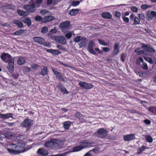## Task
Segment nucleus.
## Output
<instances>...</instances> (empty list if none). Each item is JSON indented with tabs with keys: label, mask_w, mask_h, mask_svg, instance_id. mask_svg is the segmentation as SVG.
<instances>
[{
	"label": "nucleus",
	"mask_w": 156,
	"mask_h": 156,
	"mask_svg": "<svg viewBox=\"0 0 156 156\" xmlns=\"http://www.w3.org/2000/svg\"><path fill=\"white\" fill-rule=\"evenodd\" d=\"M16 141L17 143V145L13 144L10 145L11 147L13 149L7 148V150L10 153L14 154H19L23 152L24 151V147L26 144L25 142H23L22 140L17 139Z\"/></svg>",
	"instance_id": "f257e3e1"
},
{
	"label": "nucleus",
	"mask_w": 156,
	"mask_h": 156,
	"mask_svg": "<svg viewBox=\"0 0 156 156\" xmlns=\"http://www.w3.org/2000/svg\"><path fill=\"white\" fill-rule=\"evenodd\" d=\"M74 41L75 42L79 43V45L80 48L85 46L87 43V39L86 38L80 36L76 37L74 39Z\"/></svg>",
	"instance_id": "f03ea898"
},
{
	"label": "nucleus",
	"mask_w": 156,
	"mask_h": 156,
	"mask_svg": "<svg viewBox=\"0 0 156 156\" xmlns=\"http://www.w3.org/2000/svg\"><path fill=\"white\" fill-rule=\"evenodd\" d=\"M142 48H145L143 50V54L147 55H151L152 53L155 51V50L153 48L149 47H148V45L145 44H142Z\"/></svg>",
	"instance_id": "7ed1b4c3"
},
{
	"label": "nucleus",
	"mask_w": 156,
	"mask_h": 156,
	"mask_svg": "<svg viewBox=\"0 0 156 156\" xmlns=\"http://www.w3.org/2000/svg\"><path fill=\"white\" fill-rule=\"evenodd\" d=\"M34 0H31L30 2V4L27 5H25L23 8L24 9L29 12H34L35 9V3L34 2Z\"/></svg>",
	"instance_id": "20e7f679"
},
{
	"label": "nucleus",
	"mask_w": 156,
	"mask_h": 156,
	"mask_svg": "<svg viewBox=\"0 0 156 156\" xmlns=\"http://www.w3.org/2000/svg\"><path fill=\"white\" fill-rule=\"evenodd\" d=\"M108 132L106 130L103 128H100L98 129L95 133V135L101 138H104L107 136Z\"/></svg>",
	"instance_id": "39448f33"
},
{
	"label": "nucleus",
	"mask_w": 156,
	"mask_h": 156,
	"mask_svg": "<svg viewBox=\"0 0 156 156\" xmlns=\"http://www.w3.org/2000/svg\"><path fill=\"white\" fill-rule=\"evenodd\" d=\"M58 142V140L52 139L50 141L45 143L44 145L47 147L51 148L58 147L59 146V144Z\"/></svg>",
	"instance_id": "423d86ee"
},
{
	"label": "nucleus",
	"mask_w": 156,
	"mask_h": 156,
	"mask_svg": "<svg viewBox=\"0 0 156 156\" xmlns=\"http://www.w3.org/2000/svg\"><path fill=\"white\" fill-rule=\"evenodd\" d=\"M1 58L3 62L6 63L9 62L12 60L14 59V58H12L9 54L5 53H4L1 55Z\"/></svg>",
	"instance_id": "0eeeda50"
},
{
	"label": "nucleus",
	"mask_w": 156,
	"mask_h": 156,
	"mask_svg": "<svg viewBox=\"0 0 156 156\" xmlns=\"http://www.w3.org/2000/svg\"><path fill=\"white\" fill-rule=\"evenodd\" d=\"M54 39L56 42L62 44H65L66 43L65 38L61 35L54 36Z\"/></svg>",
	"instance_id": "6e6552de"
},
{
	"label": "nucleus",
	"mask_w": 156,
	"mask_h": 156,
	"mask_svg": "<svg viewBox=\"0 0 156 156\" xmlns=\"http://www.w3.org/2000/svg\"><path fill=\"white\" fill-rule=\"evenodd\" d=\"M70 24V23L69 21H66L62 23L60 25L62 31L65 33L69 30Z\"/></svg>",
	"instance_id": "1a4fd4ad"
},
{
	"label": "nucleus",
	"mask_w": 156,
	"mask_h": 156,
	"mask_svg": "<svg viewBox=\"0 0 156 156\" xmlns=\"http://www.w3.org/2000/svg\"><path fill=\"white\" fill-rule=\"evenodd\" d=\"M79 85L81 87L86 89H90L93 87V86L91 84L83 81L80 82Z\"/></svg>",
	"instance_id": "9d476101"
},
{
	"label": "nucleus",
	"mask_w": 156,
	"mask_h": 156,
	"mask_svg": "<svg viewBox=\"0 0 156 156\" xmlns=\"http://www.w3.org/2000/svg\"><path fill=\"white\" fill-rule=\"evenodd\" d=\"M32 123L30 119H27L24 120L21 124V126L23 127H25L29 128L32 125Z\"/></svg>",
	"instance_id": "9b49d317"
},
{
	"label": "nucleus",
	"mask_w": 156,
	"mask_h": 156,
	"mask_svg": "<svg viewBox=\"0 0 156 156\" xmlns=\"http://www.w3.org/2000/svg\"><path fill=\"white\" fill-rule=\"evenodd\" d=\"M147 17L148 20H151L153 18L156 17V12L151 11H148L147 14Z\"/></svg>",
	"instance_id": "f8f14e48"
},
{
	"label": "nucleus",
	"mask_w": 156,
	"mask_h": 156,
	"mask_svg": "<svg viewBox=\"0 0 156 156\" xmlns=\"http://www.w3.org/2000/svg\"><path fill=\"white\" fill-rule=\"evenodd\" d=\"M135 136L134 134H132L125 135L123 137L125 141H129L134 139Z\"/></svg>",
	"instance_id": "ddd939ff"
},
{
	"label": "nucleus",
	"mask_w": 156,
	"mask_h": 156,
	"mask_svg": "<svg viewBox=\"0 0 156 156\" xmlns=\"http://www.w3.org/2000/svg\"><path fill=\"white\" fill-rule=\"evenodd\" d=\"M14 59L12 60L10 62H8V65L7 68L10 72H12L14 70Z\"/></svg>",
	"instance_id": "4468645a"
},
{
	"label": "nucleus",
	"mask_w": 156,
	"mask_h": 156,
	"mask_svg": "<svg viewBox=\"0 0 156 156\" xmlns=\"http://www.w3.org/2000/svg\"><path fill=\"white\" fill-rule=\"evenodd\" d=\"M80 144L82 147V149L84 148H87L90 147L91 145V144L90 143L88 142L87 141H82L80 143Z\"/></svg>",
	"instance_id": "2eb2a0df"
},
{
	"label": "nucleus",
	"mask_w": 156,
	"mask_h": 156,
	"mask_svg": "<svg viewBox=\"0 0 156 156\" xmlns=\"http://www.w3.org/2000/svg\"><path fill=\"white\" fill-rule=\"evenodd\" d=\"M33 39L35 42L38 43L40 44H44V46H48L43 44L44 42V40L41 37H35Z\"/></svg>",
	"instance_id": "dca6fc26"
},
{
	"label": "nucleus",
	"mask_w": 156,
	"mask_h": 156,
	"mask_svg": "<svg viewBox=\"0 0 156 156\" xmlns=\"http://www.w3.org/2000/svg\"><path fill=\"white\" fill-rule=\"evenodd\" d=\"M94 42L93 41H90L88 44V49L90 52L94 55H96V53L93 49Z\"/></svg>",
	"instance_id": "f3484780"
},
{
	"label": "nucleus",
	"mask_w": 156,
	"mask_h": 156,
	"mask_svg": "<svg viewBox=\"0 0 156 156\" xmlns=\"http://www.w3.org/2000/svg\"><path fill=\"white\" fill-rule=\"evenodd\" d=\"M37 152L38 154L42 155H46L48 154V151L43 148H39Z\"/></svg>",
	"instance_id": "a211bd4d"
},
{
	"label": "nucleus",
	"mask_w": 156,
	"mask_h": 156,
	"mask_svg": "<svg viewBox=\"0 0 156 156\" xmlns=\"http://www.w3.org/2000/svg\"><path fill=\"white\" fill-rule=\"evenodd\" d=\"M10 118H13L12 114L11 113H8L5 114H0V118L3 119H5Z\"/></svg>",
	"instance_id": "6ab92c4d"
},
{
	"label": "nucleus",
	"mask_w": 156,
	"mask_h": 156,
	"mask_svg": "<svg viewBox=\"0 0 156 156\" xmlns=\"http://www.w3.org/2000/svg\"><path fill=\"white\" fill-rule=\"evenodd\" d=\"M21 20L25 23L28 26H30L31 25V22L30 20L28 18L23 17L21 18Z\"/></svg>",
	"instance_id": "aec40b11"
},
{
	"label": "nucleus",
	"mask_w": 156,
	"mask_h": 156,
	"mask_svg": "<svg viewBox=\"0 0 156 156\" xmlns=\"http://www.w3.org/2000/svg\"><path fill=\"white\" fill-rule=\"evenodd\" d=\"M4 135L7 138L10 139L14 136L13 133L9 131H6L4 133Z\"/></svg>",
	"instance_id": "412c9836"
},
{
	"label": "nucleus",
	"mask_w": 156,
	"mask_h": 156,
	"mask_svg": "<svg viewBox=\"0 0 156 156\" xmlns=\"http://www.w3.org/2000/svg\"><path fill=\"white\" fill-rule=\"evenodd\" d=\"M119 43H116L114 48V51L113 52V55H115L118 53L119 50Z\"/></svg>",
	"instance_id": "4be33fe9"
},
{
	"label": "nucleus",
	"mask_w": 156,
	"mask_h": 156,
	"mask_svg": "<svg viewBox=\"0 0 156 156\" xmlns=\"http://www.w3.org/2000/svg\"><path fill=\"white\" fill-rule=\"evenodd\" d=\"M54 19V17L51 16H50L45 17L42 19V22L44 23H46Z\"/></svg>",
	"instance_id": "5701e85b"
},
{
	"label": "nucleus",
	"mask_w": 156,
	"mask_h": 156,
	"mask_svg": "<svg viewBox=\"0 0 156 156\" xmlns=\"http://www.w3.org/2000/svg\"><path fill=\"white\" fill-rule=\"evenodd\" d=\"M48 52L51 53L55 55H58L61 53V52L57 50H54L51 49H47L46 50Z\"/></svg>",
	"instance_id": "b1692460"
},
{
	"label": "nucleus",
	"mask_w": 156,
	"mask_h": 156,
	"mask_svg": "<svg viewBox=\"0 0 156 156\" xmlns=\"http://www.w3.org/2000/svg\"><path fill=\"white\" fill-rule=\"evenodd\" d=\"M52 70L54 72L55 75L56 76L57 78L60 79H62L63 81V78L60 73H58L55 69H52Z\"/></svg>",
	"instance_id": "393cba45"
},
{
	"label": "nucleus",
	"mask_w": 156,
	"mask_h": 156,
	"mask_svg": "<svg viewBox=\"0 0 156 156\" xmlns=\"http://www.w3.org/2000/svg\"><path fill=\"white\" fill-rule=\"evenodd\" d=\"M102 17L106 19H110L112 17V15L109 12H104L101 14Z\"/></svg>",
	"instance_id": "a878e982"
},
{
	"label": "nucleus",
	"mask_w": 156,
	"mask_h": 156,
	"mask_svg": "<svg viewBox=\"0 0 156 156\" xmlns=\"http://www.w3.org/2000/svg\"><path fill=\"white\" fill-rule=\"evenodd\" d=\"M26 62V59L25 58L23 57H20L18 59L17 61V63L19 65H23Z\"/></svg>",
	"instance_id": "bb28decb"
},
{
	"label": "nucleus",
	"mask_w": 156,
	"mask_h": 156,
	"mask_svg": "<svg viewBox=\"0 0 156 156\" xmlns=\"http://www.w3.org/2000/svg\"><path fill=\"white\" fill-rule=\"evenodd\" d=\"M14 23L19 28H22L23 26V23L21 21L15 20L13 21Z\"/></svg>",
	"instance_id": "cd10ccee"
},
{
	"label": "nucleus",
	"mask_w": 156,
	"mask_h": 156,
	"mask_svg": "<svg viewBox=\"0 0 156 156\" xmlns=\"http://www.w3.org/2000/svg\"><path fill=\"white\" fill-rule=\"evenodd\" d=\"M58 89L60 90L62 92L65 94H67L68 92L67 91L66 89L61 84H59L58 85Z\"/></svg>",
	"instance_id": "c85d7f7f"
},
{
	"label": "nucleus",
	"mask_w": 156,
	"mask_h": 156,
	"mask_svg": "<svg viewBox=\"0 0 156 156\" xmlns=\"http://www.w3.org/2000/svg\"><path fill=\"white\" fill-rule=\"evenodd\" d=\"M79 12V10L77 9H73L70 10L69 14L71 16H74L77 14Z\"/></svg>",
	"instance_id": "c756f323"
},
{
	"label": "nucleus",
	"mask_w": 156,
	"mask_h": 156,
	"mask_svg": "<svg viewBox=\"0 0 156 156\" xmlns=\"http://www.w3.org/2000/svg\"><path fill=\"white\" fill-rule=\"evenodd\" d=\"M47 68L46 66H43V69L41 70L40 74L45 76L47 74Z\"/></svg>",
	"instance_id": "7c9ffc66"
},
{
	"label": "nucleus",
	"mask_w": 156,
	"mask_h": 156,
	"mask_svg": "<svg viewBox=\"0 0 156 156\" xmlns=\"http://www.w3.org/2000/svg\"><path fill=\"white\" fill-rule=\"evenodd\" d=\"M63 126L65 129H68L70 126V122L67 121L63 123Z\"/></svg>",
	"instance_id": "2f4dec72"
},
{
	"label": "nucleus",
	"mask_w": 156,
	"mask_h": 156,
	"mask_svg": "<svg viewBox=\"0 0 156 156\" xmlns=\"http://www.w3.org/2000/svg\"><path fill=\"white\" fill-rule=\"evenodd\" d=\"M17 12L20 16H26L27 14V12L25 11L20 9H18Z\"/></svg>",
	"instance_id": "473e14b6"
},
{
	"label": "nucleus",
	"mask_w": 156,
	"mask_h": 156,
	"mask_svg": "<svg viewBox=\"0 0 156 156\" xmlns=\"http://www.w3.org/2000/svg\"><path fill=\"white\" fill-rule=\"evenodd\" d=\"M145 138L146 140L149 143H151L153 141V139L152 137L149 135H145Z\"/></svg>",
	"instance_id": "72a5a7b5"
},
{
	"label": "nucleus",
	"mask_w": 156,
	"mask_h": 156,
	"mask_svg": "<svg viewBox=\"0 0 156 156\" xmlns=\"http://www.w3.org/2000/svg\"><path fill=\"white\" fill-rule=\"evenodd\" d=\"M82 149V147L80 144L77 146H75L74 147L73 151L72 152H76L79 151Z\"/></svg>",
	"instance_id": "f704fd0d"
},
{
	"label": "nucleus",
	"mask_w": 156,
	"mask_h": 156,
	"mask_svg": "<svg viewBox=\"0 0 156 156\" xmlns=\"http://www.w3.org/2000/svg\"><path fill=\"white\" fill-rule=\"evenodd\" d=\"M25 30H20L16 31L14 32V34L16 35H20L23 34Z\"/></svg>",
	"instance_id": "c9c22d12"
},
{
	"label": "nucleus",
	"mask_w": 156,
	"mask_h": 156,
	"mask_svg": "<svg viewBox=\"0 0 156 156\" xmlns=\"http://www.w3.org/2000/svg\"><path fill=\"white\" fill-rule=\"evenodd\" d=\"M140 23V19L137 17H135L134 19V22L133 24L136 25Z\"/></svg>",
	"instance_id": "e433bc0d"
},
{
	"label": "nucleus",
	"mask_w": 156,
	"mask_h": 156,
	"mask_svg": "<svg viewBox=\"0 0 156 156\" xmlns=\"http://www.w3.org/2000/svg\"><path fill=\"white\" fill-rule=\"evenodd\" d=\"M144 58L146 61L147 62L151 64L153 63V61L152 59L150 58L147 57H144Z\"/></svg>",
	"instance_id": "4c0bfd02"
},
{
	"label": "nucleus",
	"mask_w": 156,
	"mask_h": 156,
	"mask_svg": "<svg viewBox=\"0 0 156 156\" xmlns=\"http://www.w3.org/2000/svg\"><path fill=\"white\" fill-rule=\"evenodd\" d=\"M140 48H137L135 49V51L138 54H143V50H140Z\"/></svg>",
	"instance_id": "58836bf2"
},
{
	"label": "nucleus",
	"mask_w": 156,
	"mask_h": 156,
	"mask_svg": "<svg viewBox=\"0 0 156 156\" xmlns=\"http://www.w3.org/2000/svg\"><path fill=\"white\" fill-rule=\"evenodd\" d=\"M80 3V2L78 1H72L71 5L73 6H76L78 5Z\"/></svg>",
	"instance_id": "ea45409f"
},
{
	"label": "nucleus",
	"mask_w": 156,
	"mask_h": 156,
	"mask_svg": "<svg viewBox=\"0 0 156 156\" xmlns=\"http://www.w3.org/2000/svg\"><path fill=\"white\" fill-rule=\"evenodd\" d=\"M72 32L69 31L65 34V36L67 39H70L72 36Z\"/></svg>",
	"instance_id": "a19ab883"
},
{
	"label": "nucleus",
	"mask_w": 156,
	"mask_h": 156,
	"mask_svg": "<svg viewBox=\"0 0 156 156\" xmlns=\"http://www.w3.org/2000/svg\"><path fill=\"white\" fill-rule=\"evenodd\" d=\"M98 41L99 43L100 44H101L105 46L108 45V44L107 43L105 42L104 41L100 39H98Z\"/></svg>",
	"instance_id": "79ce46f5"
},
{
	"label": "nucleus",
	"mask_w": 156,
	"mask_h": 156,
	"mask_svg": "<svg viewBox=\"0 0 156 156\" xmlns=\"http://www.w3.org/2000/svg\"><path fill=\"white\" fill-rule=\"evenodd\" d=\"M23 71L25 73H29L31 71V69L29 67H25L23 68Z\"/></svg>",
	"instance_id": "37998d69"
},
{
	"label": "nucleus",
	"mask_w": 156,
	"mask_h": 156,
	"mask_svg": "<svg viewBox=\"0 0 156 156\" xmlns=\"http://www.w3.org/2000/svg\"><path fill=\"white\" fill-rule=\"evenodd\" d=\"M48 30V28L46 27H43L41 30V32L43 34L46 33Z\"/></svg>",
	"instance_id": "c03bdc74"
},
{
	"label": "nucleus",
	"mask_w": 156,
	"mask_h": 156,
	"mask_svg": "<svg viewBox=\"0 0 156 156\" xmlns=\"http://www.w3.org/2000/svg\"><path fill=\"white\" fill-rule=\"evenodd\" d=\"M145 149V147L144 146H142L141 147L139 148L137 151V153H142Z\"/></svg>",
	"instance_id": "a18cd8bd"
},
{
	"label": "nucleus",
	"mask_w": 156,
	"mask_h": 156,
	"mask_svg": "<svg viewBox=\"0 0 156 156\" xmlns=\"http://www.w3.org/2000/svg\"><path fill=\"white\" fill-rule=\"evenodd\" d=\"M57 31V29L55 27L53 29H51L49 31V35H51L52 34L56 33Z\"/></svg>",
	"instance_id": "49530a36"
},
{
	"label": "nucleus",
	"mask_w": 156,
	"mask_h": 156,
	"mask_svg": "<svg viewBox=\"0 0 156 156\" xmlns=\"http://www.w3.org/2000/svg\"><path fill=\"white\" fill-rule=\"evenodd\" d=\"M42 2V0H37L36 1V3H35L34 1V2L35 3V5L37 7H38L40 6V4Z\"/></svg>",
	"instance_id": "de8ad7c7"
},
{
	"label": "nucleus",
	"mask_w": 156,
	"mask_h": 156,
	"mask_svg": "<svg viewBox=\"0 0 156 156\" xmlns=\"http://www.w3.org/2000/svg\"><path fill=\"white\" fill-rule=\"evenodd\" d=\"M142 66L143 69L145 70H147L148 68L147 65L145 62H143L142 64Z\"/></svg>",
	"instance_id": "09e8293b"
},
{
	"label": "nucleus",
	"mask_w": 156,
	"mask_h": 156,
	"mask_svg": "<svg viewBox=\"0 0 156 156\" xmlns=\"http://www.w3.org/2000/svg\"><path fill=\"white\" fill-rule=\"evenodd\" d=\"M5 7L6 9H14L15 8V6L12 5H6Z\"/></svg>",
	"instance_id": "8fccbe9b"
},
{
	"label": "nucleus",
	"mask_w": 156,
	"mask_h": 156,
	"mask_svg": "<svg viewBox=\"0 0 156 156\" xmlns=\"http://www.w3.org/2000/svg\"><path fill=\"white\" fill-rule=\"evenodd\" d=\"M151 7V5H147L145 4H143V5H142L141 6V8L143 9H147L148 8H150Z\"/></svg>",
	"instance_id": "3c124183"
},
{
	"label": "nucleus",
	"mask_w": 156,
	"mask_h": 156,
	"mask_svg": "<svg viewBox=\"0 0 156 156\" xmlns=\"http://www.w3.org/2000/svg\"><path fill=\"white\" fill-rule=\"evenodd\" d=\"M155 107H151L150 108H148V111L152 112V113H154V111L155 109Z\"/></svg>",
	"instance_id": "603ef678"
},
{
	"label": "nucleus",
	"mask_w": 156,
	"mask_h": 156,
	"mask_svg": "<svg viewBox=\"0 0 156 156\" xmlns=\"http://www.w3.org/2000/svg\"><path fill=\"white\" fill-rule=\"evenodd\" d=\"M114 14L115 16L118 18H120V16H121V13L120 12H114Z\"/></svg>",
	"instance_id": "864d4df0"
},
{
	"label": "nucleus",
	"mask_w": 156,
	"mask_h": 156,
	"mask_svg": "<svg viewBox=\"0 0 156 156\" xmlns=\"http://www.w3.org/2000/svg\"><path fill=\"white\" fill-rule=\"evenodd\" d=\"M131 10L134 12H137L138 9L136 6H133L131 8Z\"/></svg>",
	"instance_id": "5fc2aeb1"
},
{
	"label": "nucleus",
	"mask_w": 156,
	"mask_h": 156,
	"mask_svg": "<svg viewBox=\"0 0 156 156\" xmlns=\"http://www.w3.org/2000/svg\"><path fill=\"white\" fill-rule=\"evenodd\" d=\"M68 153L66 152L61 154H57L56 155H51L49 156H66L67 155Z\"/></svg>",
	"instance_id": "6e6d98bb"
},
{
	"label": "nucleus",
	"mask_w": 156,
	"mask_h": 156,
	"mask_svg": "<svg viewBox=\"0 0 156 156\" xmlns=\"http://www.w3.org/2000/svg\"><path fill=\"white\" fill-rule=\"evenodd\" d=\"M48 12V11L46 10H41L40 12L41 13L42 15H45Z\"/></svg>",
	"instance_id": "4d7b16f0"
},
{
	"label": "nucleus",
	"mask_w": 156,
	"mask_h": 156,
	"mask_svg": "<svg viewBox=\"0 0 156 156\" xmlns=\"http://www.w3.org/2000/svg\"><path fill=\"white\" fill-rule=\"evenodd\" d=\"M31 68L34 70L37 69L38 68V66L35 64H33L31 66Z\"/></svg>",
	"instance_id": "13d9d810"
},
{
	"label": "nucleus",
	"mask_w": 156,
	"mask_h": 156,
	"mask_svg": "<svg viewBox=\"0 0 156 156\" xmlns=\"http://www.w3.org/2000/svg\"><path fill=\"white\" fill-rule=\"evenodd\" d=\"M126 56L124 53L122 54L121 57V60L122 62H124L125 60Z\"/></svg>",
	"instance_id": "bf43d9fd"
},
{
	"label": "nucleus",
	"mask_w": 156,
	"mask_h": 156,
	"mask_svg": "<svg viewBox=\"0 0 156 156\" xmlns=\"http://www.w3.org/2000/svg\"><path fill=\"white\" fill-rule=\"evenodd\" d=\"M35 20L36 21H42V19L41 18L40 16H37L35 18Z\"/></svg>",
	"instance_id": "052dcab7"
},
{
	"label": "nucleus",
	"mask_w": 156,
	"mask_h": 156,
	"mask_svg": "<svg viewBox=\"0 0 156 156\" xmlns=\"http://www.w3.org/2000/svg\"><path fill=\"white\" fill-rule=\"evenodd\" d=\"M138 17L140 19L142 20H144L145 18L144 15L141 13L139 14Z\"/></svg>",
	"instance_id": "680f3d73"
},
{
	"label": "nucleus",
	"mask_w": 156,
	"mask_h": 156,
	"mask_svg": "<svg viewBox=\"0 0 156 156\" xmlns=\"http://www.w3.org/2000/svg\"><path fill=\"white\" fill-rule=\"evenodd\" d=\"M57 48L62 50H66V48L62 46V45H59L57 46Z\"/></svg>",
	"instance_id": "e2e57ef3"
},
{
	"label": "nucleus",
	"mask_w": 156,
	"mask_h": 156,
	"mask_svg": "<svg viewBox=\"0 0 156 156\" xmlns=\"http://www.w3.org/2000/svg\"><path fill=\"white\" fill-rule=\"evenodd\" d=\"M75 116L77 118L80 119L82 118V115L80 113L77 112Z\"/></svg>",
	"instance_id": "0e129e2a"
},
{
	"label": "nucleus",
	"mask_w": 156,
	"mask_h": 156,
	"mask_svg": "<svg viewBox=\"0 0 156 156\" xmlns=\"http://www.w3.org/2000/svg\"><path fill=\"white\" fill-rule=\"evenodd\" d=\"M61 0H52V5H55L60 2Z\"/></svg>",
	"instance_id": "69168bd1"
},
{
	"label": "nucleus",
	"mask_w": 156,
	"mask_h": 156,
	"mask_svg": "<svg viewBox=\"0 0 156 156\" xmlns=\"http://www.w3.org/2000/svg\"><path fill=\"white\" fill-rule=\"evenodd\" d=\"M102 49L105 52H108L110 50V49L108 47H103Z\"/></svg>",
	"instance_id": "338daca9"
},
{
	"label": "nucleus",
	"mask_w": 156,
	"mask_h": 156,
	"mask_svg": "<svg viewBox=\"0 0 156 156\" xmlns=\"http://www.w3.org/2000/svg\"><path fill=\"white\" fill-rule=\"evenodd\" d=\"M123 20L126 22L128 23L129 21V19L128 17H124L123 18Z\"/></svg>",
	"instance_id": "774afa93"
}]
</instances>
